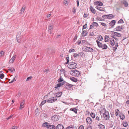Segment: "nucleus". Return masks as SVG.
<instances>
[{
    "mask_svg": "<svg viewBox=\"0 0 129 129\" xmlns=\"http://www.w3.org/2000/svg\"><path fill=\"white\" fill-rule=\"evenodd\" d=\"M68 67L69 68L71 69H73L77 68V63L75 62L72 61L70 62L68 64Z\"/></svg>",
    "mask_w": 129,
    "mask_h": 129,
    "instance_id": "nucleus-1",
    "label": "nucleus"
},
{
    "mask_svg": "<svg viewBox=\"0 0 129 129\" xmlns=\"http://www.w3.org/2000/svg\"><path fill=\"white\" fill-rule=\"evenodd\" d=\"M70 73L72 76L75 77H78L80 74L79 71L76 70H71L70 72Z\"/></svg>",
    "mask_w": 129,
    "mask_h": 129,
    "instance_id": "nucleus-2",
    "label": "nucleus"
},
{
    "mask_svg": "<svg viewBox=\"0 0 129 129\" xmlns=\"http://www.w3.org/2000/svg\"><path fill=\"white\" fill-rule=\"evenodd\" d=\"M96 42L97 43L98 46L99 47L103 49H107V46L106 45L103 44L98 40H96Z\"/></svg>",
    "mask_w": 129,
    "mask_h": 129,
    "instance_id": "nucleus-3",
    "label": "nucleus"
},
{
    "mask_svg": "<svg viewBox=\"0 0 129 129\" xmlns=\"http://www.w3.org/2000/svg\"><path fill=\"white\" fill-rule=\"evenodd\" d=\"M105 112L103 114V116L105 120L109 119V114L108 111L105 110Z\"/></svg>",
    "mask_w": 129,
    "mask_h": 129,
    "instance_id": "nucleus-4",
    "label": "nucleus"
},
{
    "mask_svg": "<svg viewBox=\"0 0 129 129\" xmlns=\"http://www.w3.org/2000/svg\"><path fill=\"white\" fill-rule=\"evenodd\" d=\"M57 100V98L56 97H52L49 99L47 102L48 103H52Z\"/></svg>",
    "mask_w": 129,
    "mask_h": 129,
    "instance_id": "nucleus-5",
    "label": "nucleus"
},
{
    "mask_svg": "<svg viewBox=\"0 0 129 129\" xmlns=\"http://www.w3.org/2000/svg\"><path fill=\"white\" fill-rule=\"evenodd\" d=\"M73 85L70 84L68 83H66V84H64V86L65 88L66 89L70 90L71 89Z\"/></svg>",
    "mask_w": 129,
    "mask_h": 129,
    "instance_id": "nucleus-6",
    "label": "nucleus"
},
{
    "mask_svg": "<svg viewBox=\"0 0 129 129\" xmlns=\"http://www.w3.org/2000/svg\"><path fill=\"white\" fill-rule=\"evenodd\" d=\"M123 28V27L122 26H117L116 28H115V31H121L122 29Z\"/></svg>",
    "mask_w": 129,
    "mask_h": 129,
    "instance_id": "nucleus-7",
    "label": "nucleus"
},
{
    "mask_svg": "<svg viewBox=\"0 0 129 129\" xmlns=\"http://www.w3.org/2000/svg\"><path fill=\"white\" fill-rule=\"evenodd\" d=\"M52 119L53 121H58L59 120V119L58 116L54 115L52 117Z\"/></svg>",
    "mask_w": 129,
    "mask_h": 129,
    "instance_id": "nucleus-8",
    "label": "nucleus"
},
{
    "mask_svg": "<svg viewBox=\"0 0 129 129\" xmlns=\"http://www.w3.org/2000/svg\"><path fill=\"white\" fill-rule=\"evenodd\" d=\"M116 21L115 20H113L109 23V25L111 26V27H113Z\"/></svg>",
    "mask_w": 129,
    "mask_h": 129,
    "instance_id": "nucleus-9",
    "label": "nucleus"
},
{
    "mask_svg": "<svg viewBox=\"0 0 129 129\" xmlns=\"http://www.w3.org/2000/svg\"><path fill=\"white\" fill-rule=\"evenodd\" d=\"M64 128L62 124H58L56 127V129H64Z\"/></svg>",
    "mask_w": 129,
    "mask_h": 129,
    "instance_id": "nucleus-10",
    "label": "nucleus"
},
{
    "mask_svg": "<svg viewBox=\"0 0 129 129\" xmlns=\"http://www.w3.org/2000/svg\"><path fill=\"white\" fill-rule=\"evenodd\" d=\"M121 3L123 4L124 7H127L128 6V2L126 1L125 0H123L121 1Z\"/></svg>",
    "mask_w": 129,
    "mask_h": 129,
    "instance_id": "nucleus-11",
    "label": "nucleus"
},
{
    "mask_svg": "<svg viewBox=\"0 0 129 129\" xmlns=\"http://www.w3.org/2000/svg\"><path fill=\"white\" fill-rule=\"evenodd\" d=\"M112 33L113 35L114 36H116L118 37H121V34L120 33L114 31H113Z\"/></svg>",
    "mask_w": 129,
    "mask_h": 129,
    "instance_id": "nucleus-12",
    "label": "nucleus"
},
{
    "mask_svg": "<svg viewBox=\"0 0 129 129\" xmlns=\"http://www.w3.org/2000/svg\"><path fill=\"white\" fill-rule=\"evenodd\" d=\"M94 4L95 5L99 6H102L103 5V3L102 2L99 1L95 2Z\"/></svg>",
    "mask_w": 129,
    "mask_h": 129,
    "instance_id": "nucleus-13",
    "label": "nucleus"
},
{
    "mask_svg": "<svg viewBox=\"0 0 129 129\" xmlns=\"http://www.w3.org/2000/svg\"><path fill=\"white\" fill-rule=\"evenodd\" d=\"M52 26L51 24H49V25L48 29L49 30V32L50 34L52 33Z\"/></svg>",
    "mask_w": 129,
    "mask_h": 129,
    "instance_id": "nucleus-14",
    "label": "nucleus"
},
{
    "mask_svg": "<svg viewBox=\"0 0 129 129\" xmlns=\"http://www.w3.org/2000/svg\"><path fill=\"white\" fill-rule=\"evenodd\" d=\"M55 127L53 125H51L49 124L48 126V129H55Z\"/></svg>",
    "mask_w": 129,
    "mask_h": 129,
    "instance_id": "nucleus-15",
    "label": "nucleus"
},
{
    "mask_svg": "<svg viewBox=\"0 0 129 129\" xmlns=\"http://www.w3.org/2000/svg\"><path fill=\"white\" fill-rule=\"evenodd\" d=\"M82 49L84 51L86 52L89 51V47H84L82 48Z\"/></svg>",
    "mask_w": 129,
    "mask_h": 129,
    "instance_id": "nucleus-16",
    "label": "nucleus"
},
{
    "mask_svg": "<svg viewBox=\"0 0 129 129\" xmlns=\"http://www.w3.org/2000/svg\"><path fill=\"white\" fill-rule=\"evenodd\" d=\"M8 70L10 71L12 73H14L15 71V69H14V68L8 67Z\"/></svg>",
    "mask_w": 129,
    "mask_h": 129,
    "instance_id": "nucleus-17",
    "label": "nucleus"
},
{
    "mask_svg": "<svg viewBox=\"0 0 129 129\" xmlns=\"http://www.w3.org/2000/svg\"><path fill=\"white\" fill-rule=\"evenodd\" d=\"M96 8L98 10H99L100 11H104V9L103 8L101 7H99L98 6H96Z\"/></svg>",
    "mask_w": 129,
    "mask_h": 129,
    "instance_id": "nucleus-18",
    "label": "nucleus"
},
{
    "mask_svg": "<svg viewBox=\"0 0 129 129\" xmlns=\"http://www.w3.org/2000/svg\"><path fill=\"white\" fill-rule=\"evenodd\" d=\"M62 92H59L58 93H56V97H59L61 96L62 94Z\"/></svg>",
    "mask_w": 129,
    "mask_h": 129,
    "instance_id": "nucleus-19",
    "label": "nucleus"
},
{
    "mask_svg": "<svg viewBox=\"0 0 129 129\" xmlns=\"http://www.w3.org/2000/svg\"><path fill=\"white\" fill-rule=\"evenodd\" d=\"M99 126L100 129H105V126L101 124H100L99 125Z\"/></svg>",
    "mask_w": 129,
    "mask_h": 129,
    "instance_id": "nucleus-20",
    "label": "nucleus"
},
{
    "mask_svg": "<svg viewBox=\"0 0 129 129\" xmlns=\"http://www.w3.org/2000/svg\"><path fill=\"white\" fill-rule=\"evenodd\" d=\"M70 110L74 112L76 114L77 113V110L75 108H71Z\"/></svg>",
    "mask_w": 129,
    "mask_h": 129,
    "instance_id": "nucleus-21",
    "label": "nucleus"
},
{
    "mask_svg": "<svg viewBox=\"0 0 129 129\" xmlns=\"http://www.w3.org/2000/svg\"><path fill=\"white\" fill-rule=\"evenodd\" d=\"M119 117L122 120H123L125 118L124 115L123 113H121L119 115Z\"/></svg>",
    "mask_w": 129,
    "mask_h": 129,
    "instance_id": "nucleus-22",
    "label": "nucleus"
},
{
    "mask_svg": "<svg viewBox=\"0 0 129 129\" xmlns=\"http://www.w3.org/2000/svg\"><path fill=\"white\" fill-rule=\"evenodd\" d=\"M70 79L71 81L75 82L77 81V79L74 77H70Z\"/></svg>",
    "mask_w": 129,
    "mask_h": 129,
    "instance_id": "nucleus-23",
    "label": "nucleus"
},
{
    "mask_svg": "<svg viewBox=\"0 0 129 129\" xmlns=\"http://www.w3.org/2000/svg\"><path fill=\"white\" fill-rule=\"evenodd\" d=\"M49 124L47 122H45L44 123L43 125L42 126L45 127H46L47 128Z\"/></svg>",
    "mask_w": 129,
    "mask_h": 129,
    "instance_id": "nucleus-24",
    "label": "nucleus"
},
{
    "mask_svg": "<svg viewBox=\"0 0 129 129\" xmlns=\"http://www.w3.org/2000/svg\"><path fill=\"white\" fill-rule=\"evenodd\" d=\"M90 10L91 12L94 14H95V11L93 8L91 6H90Z\"/></svg>",
    "mask_w": 129,
    "mask_h": 129,
    "instance_id": "nucleus-25",
    "label": "nucleus"
},
{
    "mask_svg": "<svg viewBox=\"0 0 129 129\" xmlns=\"http://www.w3.org/2000/svg\"><path fill=\"white\" fill-rule=\"evenodd\" d=\"M105 42H108L109 41V38L108 36H105Z\"/></svg>",
    "mask_w": 129,
    "mask_h": 129,
    "instance_id": "nucleus-26",
    "label": "nucleus"
},
{
    "mask_svg": "<svg viewBox=\"0 0 129 129\" xmlns=\"http://www.w3.org/2000/svg\"><path fill=\"white\" fill-rule=\"evenodd\" d=\"M118 46V44L117 43H116L115 44V46L114 47H113V50L114 51H115L117 49V47Z\"/></svg>",
    "mask_w": 129,
    "mask_h": 129,
    "instance_id": "nucleus-27",
    "label": "nucleus"
},
{
    "mask_svg": "<svg viewBox=\"0 0 129 129\" xmlns=\"http://www.w3.org/2000/svg\"><path fill=\"white\" fill-rule=\"evenodd\" d=\"M87 34V33H86V31H83L82 32L81 34V35L82 36H85Z\"/></svg>",
    "mask_w": 129,
    "mask_h": 129,
    "instance_id": "nucleus-28",
    "label": "nucleus"
},
{
    "mask_svg": "<svg viewBox=\"0 0 129 129\" xmlns=\"http://www.w3.org/2000/svg\"><path fill=\"white\" fill-rule=\"evenodd\" d=\"M98 39L100 41H101L103 40V38L101 36V35H99L98 36Z\"/></svg>",
    "mask_w": 129,
    "mask_h": 129,
    "instance_id": "nucleus-29",
    "label": "nucleus"
},
{
    "mask_svg": "<svg viewBox=\"0 0 129 129\" xmlns=\"http://www.w3.org/2000/svg\"><path fill=\"white\" fill-rule=\"evenodd\" d=\"M74 126L73 125L69 126L66 129H74Z\"/></svg>",
    "mask_w": 129,
    "mask_h": 129,
    "instance_id": "nucleus-30",
    "label": "nucleus"
},
{
    "mask_svg": "<svg viewBox=\"0 0 129 129\" xmlns=\"http://www.w3.org/2000/svg\"><path fill=\"white\" fill-rule=\"evenodd\" d=\"M21 33H20L19 35H18L16 37L17 40L18 42L19 43L20 42V40L19 39L20 38L19 37L20 36V34H21Z\"/></svg>",
    "mask_w": 129,
    "mask_h": 129,
    "instance_id": "nucleus-31",
    "label": "nucleus"
},
{
    "mask_svg": "<svg viewBox=\"0 0 129 129\" xmlns=\"http://www.w3.org/2000/svg\"><path fill=\"white\" fill-rule=\"evenodd\" d=\"M122 124L124 127H126L128 125L127 122L126 121H123L122 123Z\"/></svg>",
    "mask_w": 129,
    "mask_h": 129,
    "instance_id": "nucleus-32",
    "label": "nucleus"
},
{
    "mask_svg": "<svg viewBox=\"0 0 129 129\" xmlns=\"http://www.w3.org/2000/svg\"><path fill=\"white\" fill-rule=\"evenodd\" d=\"M79 54H80V56H81L82 57H85V54L84 53H83V52H80Z\"/></svg>",
    "mask_w": 129,
    "mask_h": 129,
    "instance_id": "nucleus-33",
    "label": "nucleus"
},
{
    "mask_svg": "<svg viewBox=\"0 0 129 129\" xmlns=\"http://www.w3.org/2000/svg\"><path fill=\"white\" fill-rule=\"evenodd\" d=\"M115 114L116 116H118L119 112V110L118 109H117L115 110Z\"/></svg>",
    "mask_w": 129,
    "mask_h": 129,
    "instance_id": "nucleus-34",
    "label": "nucleus"
},
{
    "mask_svg": "<svg viewBox=\"0 0 129 129\" xmlns=\"http://www.w3.org/2000/svg\"><path fill=\"white\" fill-rule=\"evenodd\" d=\"M63 81V79L62 77L61 76H60L59 79L58 80V82H62Z\"/></svg>",
    "mask_w": 129,
    "mask_h": 129,
    "instance_id": "nucleus-35",
    "label": "nucleus"
},
{
    "mask_svg": "<svg viewBox=\"0 0 129 129\" xmlns=\"http://www.w3.org/2000/svg\"><path fill=\"white\" fill-rule=\"evenodd\" d=\"M91 116L93 118H94L95 117V114L93 113H91L90 114Z\"/></svg>",
    "mask_w": 129,
    "mask_h": 129,
    "instance_id": "nucleus-36",
    "label": "nucleus"
},
{
    "mask_svg": "<svg viewBox=\"0 0 129 129\" xmlns=\"http://www.w3.org/2000/svg\"><path fill=\"white\" fill-rule=\"evenodd\" d=\"M110 44L111 45L113 46H114L115 44V42L114 40H110Z\"/></svg>",
    "mask_w": 129,
    "mask_h": 129,
    "instance_id": "nucleus-37",
    "label": "nucleus"
},
{
    "mask_svg": "<svg viewBox=\"0 0 129 129\" xmlns=\"http://www.w3.org/2000/svg\"><path fill=\"white\" fill-rule=\"evenodd\" d=\"M82 43L83 44H88V43L87 41L85 40H82Z\"/></svg>",
    "mask_w": 129,
    "mask_h": 129,
    "instance_id": "nucleus-38",
    "label": "nucleus"
},
{
    "mask_svg": "<svg viewBox=\"0 0 129 129\" xmlns=\"http://www.w3.org/2000/svg\"><path fill=\"white\" fill-rule=\"evenodd\" d=\"M124 23L123 20L122 19L120 20L118 22V23Z\"/></svg>",
    "mask_w": 129,
    "mask_h": 129,
    "instance_id": "nucleus-39",
    "label": "nucleus"
},
{
    "mask_svg": "<svg viewBox=\"0 0 129 129\" xmlns=\"http://www.w3.org/2000/svg\"><path fill=\"white\" fill-rule=\"evenodd\" d=\"M25 7H24L23 6V7L22 8L20 11L21 12V13H23L24 12V11H25Z\"/></svg>",
    "mask_w": 129,
    "mask_h": 129,
    "instance_id": "nucleus-40",
    "label": "nucleus"
},
{
    "mask_svg": "<svg viewBox=\"0 0 129 129\" xmlns=\"http://www.w3.org/2000/svg\"><path fill=\"white\" fill-rule=\"evenodd\" d=\"M109 19L112 18L114 17V16L112 14H109Z\"/></svg>",
    "mask_w": 129,
    "mask_h": 129,
    "instance_id": "nucleus-41",
    "label": "nucleus"
},
{
    "mask_svg": "<svg viewBox=\"0 0 129 129\" xmlns=\"http://www.w3.org/2000/svg\"><path fill=\"white\" fill-rule=\"evenodd\" d=\"M93 25H94V26H95L96 27L98 25L97 23L94 22H93Z\"/></svg>",
    "mask_w": 129,
    "mask_h": 129,
    "instance_id": "nucleus-42",
    "label": "nucleus"
},
{
    "mask_svg": "<svg viewBox=\"0 0 129 129\" xmlns=\"http://www.w3.org/2000/svg\"><path fill=\"white\" fill-rule=\"evenodd\" d=\"M46 101L45 100H44V101H43L41 104V105H43L44 104H45L46 103Z\"/></svg>",
    "mask_w": 129,
    "mask_h": 129,
    "instance_id": "nucleus-43",
    "label": "nucleus"
},
{
    "mask_svg": "<svg viewBox=\"0 0 129 129\" xmlns=\"http://www.w3.org/2000/svg\"><path fill=\"white\" fill-rule=\"evenodd\" d=\"M61 86L60 85V84L59 83L58 84H57L56 85L55 88V89H56L58 87Z\"/></svg>",
    "mask_w": 129,
    "mask_h": 129,
    "instance_id": "nucleus-44",
    "label": "nucleus"
},
{
    "mask_svg": "<svg viewBox=\"0 0 129 129\" xmlns=\"http://www.w3.org/2000/svg\"><path fill=\"white\" fill-rule=\"evenodd\" d=\"M60 72L61 73H63L64 74V75H65V73L66 72V71L64 69H62L60 70Z\"/></svg>",
    "mask_w": 129,
    "mask_h": 129,
    "instance_id": "nucleus-45",
    "label": "nucleus"
},
{
    "mask_svg": "<svg viewBox=\"0 0 129 129\" xmlns=\"http://www.w3.org/2000/svg\"><path fill=\"white\" fill-rule=\"evenodd\" d=\"M4 77V75L3 74H0V78L1 79H3Z\"/></svg>",
    "mask_w": 129,
    "mask_h": 129,
    "instance_id": "nucleus-46",
    "label": "nucleus"
},
{
    "mask_svg": "<svg viewBox=\"0 0 129 129\" xmlns=\"http://www.w3.org/2000/svg\"><path fill=\"white\" fill-rule=\"evenodd\" d=\"M32 78V76H30L29 77H28L26 80V81H28L30 80Z\"/></svg>",
    "mask_w": 129,
    "mask_h": 129,
    "instance_id": "nucleus-47",
    "label": "nucleus"
},
{
    "mask_svg": "<svg viewBox=\"0 0 129 129\" xmlns=\"http://www.w3.org/2000/svg\"><path fill=\"white\" fill-rule=\"evenodd\" d=\"M16 76H16L9 83H12L13 82H14V81H15L16 80L15 79V78Z\"/></svg>",
    "mask_w": 129,
    "mask_h": 129,
    "instance_id": "nucleus-48",
    "label": "nucleus"
},
{
    "mask_svg": "<svg viewBox=\"0 0 129 129\" xmlns=\"http://www.w3.org/2000/svg\"><path fill=\"white\" fill-rule=\"evenodd\" d=\"M69 52L70 53L73 52H74L75 51V50L74 49H70L69 50Z\"/></svg>",
    "mask_w": 129,
    "mask_h": 129,
    "instance_id": "nucleus-49",
    "label": "nucleus"
},
{
    "mask_svg": "<svg viewBox=\"0 0 129 129\" xmlns=\"http://www.w3.org/2000/svg\"><path fill=\"white\" fill-rule=\"evenodd\" d=\"M94 25H93L92 23V24L90 25V28H89V29L93 28H94Z\"/></svg>",
    "mask_w": 129,
    "mask_h": 129,
    "instance_id": "nucleus-50",
    "label": "nucleus"
},
{
    "mask_svg": "<svg viewBox=\"0 0 129 129\" xmlns=\"http://www.w3.org/2000/svg\"><path fill=\"white\" fill-rule=\"evenodd\" d=\"M18 127L16 126H13L11 129H17Z\"/></svg>",
    "mask_w": 129,
    "mask_h": 129,
    "instance_id": "nucleus-51",
    "label": "nucleus"
},
{
    "mask_svg": "<svg viewBox=\"0 0 129 129\" xmlns=\"http://www.w3.org/2000/svg\"><path fill=\"white\" fill-rule=\"evenodd\" d=\"M79 54H77V53L74 54L73 55V56L74 57H76L78 56H79Z\"/></svg>",
    "mask_w": 129,
    "mask_h": 129,
    "instance_id": "nucleus-52",
    "label": "nucleus"
},
{
    "mask_svg": "<svg viewBox=\"0 0 129 129\" xmlns=\"http://www.w3.org/2000/svg\"><path fill=\"white\" fill-rule=\"evenodd\" d=\"M4 52L3 51H2L0 52V56H3V55L4 54Z\"/></svg>",
    "mask_w": 129,
    "mask_h": 129,
    "instance_id": "nucleus-53",
    "label": "nucleus"
},
{
    "mask_svg": "<svg viewBox=\"0 0 129 129\" xmlns=\"http://www.w3.org/2000/svg\"><path fill=\"white\" fill-rule=\"evenodd\" d=\"M84 126L82 125H81L79 127L78 129H84Z\"/></svg>",
    "mask_w": 129,
    "mask_h": 129,
    "instance_id": "nucleus-54",
    "label": "nucleus"
},
{
    "mask_svg": "<svg viewBox=\"0 0 129 129\" xmlns=\"http://www.w3.org/2000/svg\"><path fill=\"white\" fill-rule=\"evenodd\" d=\"M101 24L104 27H106L107 26V25L106 24L103 22L101 23Z\"/></svg>",
    "mask_w": 129,
    "mask_h": 129,
    "instance_id": "nucleus-55",
    "label": "nucleus"
},
{
    "mask_svg": "<svg viewBox=\"0 0 129 129\" xmlns=\"http://www.w3.org/2000/svg\"><path fill=\"white\" fill-rule=\"evenodd\" d=\"M95 119L98 121H99L100 120V117L98 116L96 117Z\"/></svg>",
    "mask_w": 129,
    "mask_h": 129,
    "instance_id": "nucleus-56",
    "label": "nucleus"
},
{
    "mask_svg": "<svg viewBox=\"0 0 129 129\" xmlns=\"http://www.w3.org/2000/svg\"><path fill=\"white\" fill-rule=\"evenodd\" d=\"M87 28V24H86L84 25L82 29H85Z\"/></svg>",
    "mask_w": 129,
    "mask_h": 129,
    "instance_id": "nucleus-57",
    "label": "nucleus"
},
{
    "mask_svg": "<svg viewBox=\"0 0 129 129\" xmlns=\"http://www.w3.org/2000/svg\"><path fill=\"white\" fill-rule=\"evenodd\" d=\"M65 81H63V82H61V83H59V84H60V86H61L65 84Z\"/></svg>",
    "mask_w": 129,
    "mask_h": 129,
    "instance_id": "nucleus-58",
    "label": "nucleus"
},
{
    "mask_svg": "<svg viewBox=\"0 0 129 129\" xmlns=\"http://www.w3.org/2000/svg\"><path fill=\"white\" fill-rule=\"evenodd\" d=\"M93 51V49L89 47V52H92Z\"/></svg>",
    "mask_w": 129,
    "mask_h": 129,
    "instance_id": "nucleus-59",
    "label": "nucleus"
},
{
    "mask_svg": "<svg viewBox=\"0 0 129 129\" xmlns=\"http://www.w3.org/2000/svg\"><path fill=\"white\" fill-rule=\"evenodd\" d=\"M25 100H23L20 103V105L23 106V105L24 103Z\"/></svg>",
    "mask_w": 129,
    "mask_h": 129,
    "instance_id": "nucleus-60",
    "label": "nucleus"
},
{
    "mask_svg": "<svg viewBox=\"0 0 129 129\" xmlns=\"http://www.w3.org/2000/svg\"><path fill=\"white\" fill-rule=\"evenodd\" d=\"M89 120H90L89 121L90 122L89 123L90 124H91L92 122V119H91V118L89 117Z\"/></svg>",
    "mask_w": 129,
    "mask_h": 129,
    "instance_id": "nucleus-61",
    "label": "nucleus"
},
{
    "mask_svg": "<svg viewBox=\"0 0 129 129\" xmlns=\"http://www.w3.org/2000/svg\"><path fill=\"white\" fill-rule=\"evenodd\" d=\"M64 3L67 6L68 4V2L66 1V0L64 1Z\"/></svg>",
    "mask_w": 129,
    "mask_h": 129,
    "instance_id": "nucleus-62",
    "label": "nucleus"
},
{
    "mask_svg": "<svg viewBox=\"0 0 129 129\" xmlns=\"http://www.w3.org/2000/svg\"><path fill=\"white\" fill-rule=\"evenodd\" d=\"M73 13L75 14L76 13V9L74 8H73Z\"/></svg>",
    "mask_w": 129,
    "mask_h": 129,
    "instance_id": "nucleus-63",
    "label": "nucleus"
},
{
    "mask_svg": "<svg viewBox=\"0 0 129 129\" xmlns=\"http://www.w3.org/2000/svg\"><path fill=\"white\" fill-rule=\"evenodd\" d=\"M49 71V70L48 69H46L45 70L44 72H46V73H48V71Z\"/></svg>",
    "mask_w": 129,
    "mask_h": 129,
    "instance_id": "nucleus-64",
    "label": "nucleus"
}]
</instances>
